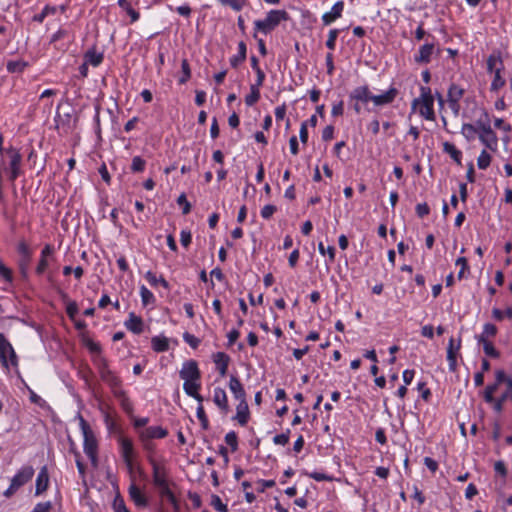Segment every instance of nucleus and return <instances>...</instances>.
Segmentation results:
<instances>
[{
    "label": "nucleus",
    "mask_w": 512,
    "mask_h": 512,
    "mask_svg": "<svg viewBox=\"0 0 512 512\" xmlns=\"http://www.w3.org/2000/svg\"><path fill=\"white\" fill-rule=\"evenodd\" d=\"M338 34H339V30L338 29H332V30L329 31L328 39L326 41V46L330 50H334L335 49L336 39L338 37Z\"/></svg>",
    "instance_id": "61"
},
{
    "label": "nucleus",
    "mask_w": 512,
    "mask_h": 512,
    "mask_svg": "<svg viewBox=\"0 0 512 512\" xmlns=\"http://www.w3.org/2000/svg\"><path fill=\"white\" fill-rule=\"evenodd\" d=\"M508 399L512 400V380L507 381V390L498 398L495 399L493 408L497 413L503 410V404Z\"/></svg>",
    "instance_id": "29"
},
{
    "label": "nucleus",
    "mask_w": 512,
    "mask_h": 512,
    "mask_svg": "<svg viewBox=\"0 0 512 512\" xmlns=\"http://www.w3.org/2000/svg\"><path fill=\"white\" fill-rule=\"evenodd\" d=\"M118 5L123 10L127 12V14L131 17V22L134 23L139 20L140 14L135 9L132 8L131 4L128 0H118Z\"/></svg>",
    "instance_id": "43"
},
{
    "label": "nucleus",
    "mask_w": 512,
    "mask_h": 512,
    "mask_svg": "<svg viewBox=\"0 0 512 512\" xmlns=\"http://www.w3.org/2000/svg\"><path fill=\"white\" fill-rule=\"evenodd\" d=\"M196 416H197L198 420L200 421L202 429L208 430L209 429V420L205 413L202 403H198V407L196 409Z\"/></svg>",
    "instance_id": "45"
},
{
    "label": "nucleus",
    "mask_w": 512,
    "mask_h": 512,
    "mask_svg": "<svg viewBox=\"0 0 512 512\" xmlns=\"http://www.w3.org/2000/svg\"><path fill=\"white\" fill-rule=\"evenodd\" d=\"M461 348V338L455 342L454 338L451 337L449 339L448 347H447V360L449 363V370L451 372H455L457 369V355Z\"/></svg>",
    "instance_id": "14"
},
{
    "label": "nucleus",
    "mask_w": 512,
    "mask_h": 512,
    "mask_svg": "<svg viewBox=\"0 0 512 512\" xmlns=\"http://www.w3.org/2000/svg\"><path fill=\"white\" fill-rule=\"evenodd\" d=\"M501 71H502L501 68H496V70H495L494 79H493V81L491 83V90L492 91L499 90L506 83L505 79L501 76Z\"/></svg>",
    "instance_id": "48"
},
{
    "label": "nucleus",
    "mask_w": 512,
    "mask_h": 512,
    "mask_svg": "<svg viewBox=\"0 0 512 512\" xmlns=\"http://www.w3.org/2000/svg\"><path fill=\"white\" fill-rule=\"evenodd\" d=\"M435 50L433 43H425L420 46L418 52L414 55V61L417 64H428Z\"/></svg>",
    "instance_id": "16"
},
{
    "label": "nucleus",
    "mask_w": 512,
    "mask_h": 512,
    "mask_svg": "<svg viewBox=\"0 0 512 512\" xmlns=\"http://www.w3.org/2000/svg\"><path fill=\"white\" fill-rule=\"evenodd\" d=\"M225 442L228 446H230L232 452L236 451L238 441H237V435L234 431H230L225 435Z\"/></svg>",
    "instance_id": "57"
},
{
    "label": "nucleus",
    "mask_w": 512,
    "mask_h": 512,
    "mask_svg": "<svg viewBox=\"0 0 512 512\" xmlns=\"http://www.w3.org/2000/svg\"><path fill=\"white\" fill-rule=\"evenodd\" d=\"M113 395L120 401V405L124 411L130 412L132 410L130 399L123 389L117 390Z\"/></svg>",
    "instance_id": "41"
},
{
    "label": "nucleus",
    "mask_w": 512,
    "mask_h": 512,
    "mask_svg": "<svg viewBox=\"0 0 512 512\" xmlns=\"http://www.w3.org/2000/svg\"><path fill=\"white\" fill-rule=\"evenodd\" d=\"M34 475L32 466H23L11 479L9 487L3 492L6 498L12 497L22 486L28 483Z\"/></svg>",
    "instance_id": "4"
},
{
    "label": "nucleus",
    "mask_w": 512,
    "mask_h": 512,
    "mask_svg": "<svg viewBox=\"0 0 512 512\" xmlns=\"http://www.w3.org/2000/svg\"><path fill=\"white\" fill-rule=\"evenodd\" d=\"M491 163V156L486 150H482L480 153L478 159H477V165L479 169L485 170L489 167Z\"/></svg>",
    "instance_id": "49"
},
{
    "label": "nucleus",
    "mask_w": 512,
    "mask_h": 512,
    "mask_svg": "<svg viewBox=\"0 0 512 512\" xmlns=\"http://www.w3.org/2000/svg\"><path fill=\"white\" fill-rule=\"evenodd\" d=\"M245 57H246V45L244 42L241 41L238 44V54L231 59V64L233 66H236L237 62L243 61L245 59Z\"/></svg>",
    "instance_id": "53"
},
{
    "label": "nucleus",
    "mask_w": 512,
    "mask_h": 512,
    "mask_svg": "<svg viewBox=\"0 0 512 512\" xmlns=\"http://www.w3.org/2000/svg\"><path fill=\"white\" fill-rule=\"evenodd\" d=\"M55 252L54 247L51 244H46L40 254L39 262L36 266L35 272L37 275H43L49 266L48 258L53 256Z\"/></svg>",
    "instance_id": "15"
},
{
    "label": "nucleus",
    "mask_w": 512,
    "mask_h": 512,
    "mask_svg": "<svg viewBox=\"0 0 512 512\" xmlns=\"http://www.w3.org/2000/svg\"><path fill=\"white\" fill-rule=\"evenodd\" d=\"M350 98L367 103L368 101H372L373 94L370 92L368 86H360L351 92Z\"/></svg>",
    "instance_id": "25"
},
{
    "label": "nucleus",
    "mask_w": 512,
    "mask_h": 512,
    "mask_svg": "<svg viewBox=\"0 0 512 512\" xmlns=\"http://www.w3.org/2000/svg\"><path fill=\"white\" fill-rule=\"evenodd\" d=\"M421 95L420 99H414L412 106L413 108L416 107L419 103L422 104V107L420 108L419 112L420 115L423 116L427 120H434L435 119V112H434V99L431 94V89L429 87L422 86L420 88Z\"/></svg>",
    "instance_id": "5"
},
{
    "label": "nucleus",
    "mask_w": 512,
    "mask_h": 512,
    "mask_svg": "<svg viewBox=\"0 0 512 512\" xmlns=\"http://www.w3.org/2000/svg\"><path fill=\"white\" fill-rule=\"evenodd\" d=\"M103 59V52H98L95 46L87 50L84 54V60L86 61V64H89L93 67H98L103 62Z\"/></svg>",
    "instance_id": "24"
},
{
    "label": "nucleus",
    "mask_w": 512,
    "mask_h": 512,
    "mask_svg": "<svg viewBox=\"0 0 512 512\" xmlns=\"http://www.w3.org/2000/svg\"><path fill=\"white\" fill-rule=\"evenodd\" d=\"M398 94V90L394 87H391L388 91L381 95H373L372 102L376 106H382L386 104H390L394 101Z\"/></svg>",
    "instance_id": "21"
},
{
    "label": "nucleus",
    "mask_w": 512,
    "mask_h": 512,
    "mask_svg": "<svg viewBox=\"0 0 512 512\" xmlns=\"http://www.w3.org/2000/svg\"><path fill=\"white\" fill-rule=\"evenodd\" d=\"M7 154L10 157V163H9V180L15 181L21 174V161L22 156L19 153V151L13 147H10L7 149Z\"/></svg>",
    "instance_id": "11"
},
{
    "label": "nucleus",
    "mask_w": 512,
    "mask_h": 512,
    "mask_svg": "<svg viewBox=\"0 0 512 512\" xmlns=\"http://www.w3.org/2000/svg\"><path fill=\"white\" fill-rule=\"evenodd\" d=\"M130 499L137 507H146L148 505L147 497L142 493L141 489L132 482L128 488Z\"/></svg>",
    "instance_id": "17"
},
{
    "label": "nucleus",
    "mask_w": 512,
    "mask_h": 512,
    "mask_svg": "<svg viewBox=\"0 0 512 512\" xmlns=\"http://www.w3.org/2000/svg\"><path fill=\"white\" fill-rule=\"evenodd\" d=\"M99 410H100V412H101V414L103 416V420H104V423H105V426H106L107 430L110 431V432L115 431L117 429V423L113 419V417L110 415L108 410L106 408H104L103 406H100Z\"/></svg>",
    "instance_id": "40"
},
{
    "label": "nucleus",
    "mask_w": 512,
    "mask_h": 512,
    "mask_svg": "<svg viewBox=\"0 0 512 512\" xmlns=\"http://www.w3.org/2000/svg\"><path fill=\"white\" fill-rule=\"evenodd\" d=\"M49 484V475L47 468L44 466L38 473L35 485V495H41L47 490Z\"/></svg>",
    "instance_id": "23"
},
{
    "label": "nucleus",
    "mask_w": 512,
    "mask_h": 512,
    "mask_svg": "<svg viewBox=\"0 0 512 512\" xmlns=\"http://www.w3.org/2000/svg\"><path fill=\"white\" fill-rule=\"evenodd\" d=\"M28 67V62L24 60H10L6 64L9 73H22Z\"/></svg>",
    "instance_id": "34"
},
{
    "label": "nucleus",
    "mask_w": 512,
    "mask_h": 512,
    "mask_svg": "<svg viewBox=\"0 0 512 512\" xmlns=\"http://www.w3.org/2000/svg\"><path fill=\"white\" fill-rule=\"evenodd\" d=\"M177 204L182 207V213L184 215H187L191 211V204L187 201L184 193L177 198Z\"/></svg>",
    "instance_id": "59"
},
{
    "label": "nucleus",
    "mask_w": 512,
    "mask_h": 512,
    "mask_svg": "<svg viewBox=\"0 0 512 512\" xmlns=\"http://www.w3.org/2000/svg\"><path fill=\"white\" fill-rule=\"evenodd\" d=\"M229 388L236 399H238L239 401L245 400L244 399L245 391L243 389L241 382L238 380L237 377H235V376L230 377Z\"/></svg>",
    "instance_id": "31"
},
{
    "label": "nucleus",
    "mask_w": 512,
    "mask_h": 512,
    "mask_svg": "<svg viewBox=\"0 0 512 512\" xmlns=\"http://www.w3.org/2000/svg\"><path fill=\"white\" fill-rule=\"evenodd\" d=\"M140 297L143 306L154 305L156 302L154 294L145 285L140 286Z\"/></svg>",
    "instance_id": "37"
},
{
    "label": "nucleus",
    "mask_w": 512,
    "mask_h": 512,
    "mask_svg": "<svg viewBox=\"0 0 512 512\" xmlns=\"http://www.w3.org/2000/svg\"><path fill=\"white\" fill-rule=\"evenodd\" d=\"M318 250L322 255L328 254L329 261L332 263L335 260V248L333 246H328L325 248L324 244L320 242L318 244Z\"/></svg>",
    "instance_id": "58"
},
{
    "label": "nucleus",
    "mask_w": 512,
    "mask_h": 512,
    "mask_svg": "<svg viewBox=\"0 0 512 512\" xmlns=\"http://www.w3.org/2000/svg\"><path fill=\"white\" fill-rule=\"evenodd\" d=\"M479 139L488 149L492 151L497 149L498 138L492 129L485 133H479Z\"/></svg>",
    "instance_id": "26"
},
{
    "label": "nucleus",
    "mask_w": 512,
    "mask_h": 512,
    "mask_svg": "<svg viewBox=\"0 0 512 512\" xmlns=\"http://www.w3.org/2000/svg\"><path fill=\"white\" fill-rule=\"evenodd\" d=\"M478 343L483 345V350L485 354L492 358H498L500 356V353L498 350L494 347L493 343L489 340H484L483 337H477Z\"/></svg>",
    "instance_id": "35"
},
{
    "label": "nucleus",
    "mask_w": 512,
    "mask_h": 512,
    "mask_svg": "<svg viewBox=\"0 0 512 512\" xmlns=\"http://www.w3.org/2000/svg\"><path fill=\"white\" fill-rule=\"evenodd\" d=\"M168 435V430L161 426H150L139 432L140 441L163 439Z\"/></svg>",
    "instance_id": "13"
},
{
    "label": "nucleus",
    "mask_w": 512,
    "mask_h": 512,
    "mask_svg": "<svg viewBox=\"0 0 512 512\" xmlns=\"http://www.w3.org/2000/svg\"><path fill=\"white\" fill-rule=\"evenodd\" d=\"M181 72H182V75L179 77L178 83L180 85H183L190 80L191 75H192L190 64L186 58L182 59V61H181Z\"/></svg>",
    "instance_id": "39"
},
{
    "label": "nucleus",
    "mask_w": 512,
    "mask_h": 512,
    "mask_svg": "<svg viewBox=\"0 0 512 512\" xmlns=\"http://www.w3.org/2000/svg\"><path fill=\"white\" fill-rule=\"evenodd\" d=\"M125 327L134 334H141L144 330V324L141 317L131 312L125 321Z\"/></svg>",
    "instance_id": "20"
},
{
    "label": "nucleus",
    "mask_w": 512,
    "mask_h": 512,
    "mask_svg": "<svg viewBox=\"0 0 512 512\" xmlns=\"http://www.w3.org/2000/svg\"><path fill=\"white\" fill-rule=\"evenodd\" d=\"M17 253L19 255L18 268L22 278L27 279L29 267L32 261L33 250L25 240H20L17 244Z\"/></svg>",
    "instance_id": "8"
},
{
    "label": "nucleus",
    "mask_w": 512,
    "mask_h": 512,
    "mask_svg": "<svg viewBox=\"0 0 512 512\" xmlns=\"http://www.w3.org/2000/svg\"><path fill=\"white\" fill-rule=\"evenodd\" d=\"M183 339L193 349H196L201 342L199 338H197L196 336H194L188 332H185L183 334Z\"/></svg>",
    "instance_id": "60"
},
{
    "label": "nucleus",
    "mask_w": 512,
    "mask_h": 512,
    "mask_svg": "<svg viewBox=\"0 0 512 512\" xmlns=\"http://www.w3.org/2000/svg\"><path fill=\"white\" fill-rule=\"evenodd\" d=\"M211 506L219 512H228V507L224 504L218 495L213 494L211 496Z\"/></svg>",
    "instance_id": "51"
},
{
    "label": "nucleus",
    "mask_w": 512,
    "mask_h": 512,
    "mask_svg": "<svg viewBox=\"0 0 512 512\" xmlns=\"http://www.w3.org/2000/svg\"><path fill=\"white\" fill-rule=\"evenodd\" d=\"M344 9V3L343 1L336 2L333 6L330 12L325 13L322 16V21L325 25H328L332 22H334L336 19L341 17L342 12Z\"/></svg>",
    "instance_id": "22"
},
{
    "label": "nucleus",
    "mask_w": 512,
    "mask_h": 512,
    "mask_svg": "<svg viewBox=\"0 0 512 512\" xmlns=\"http://www.w3.org/2000/svg\"><path fill=\"white\" fill-rule=\"evenodd\" d=\"M213 360L221 376H225L228 369L229 357L224 352H217L213 355Z\"/></svg>",
    "instance_id": "27"
},
{
    "label": "nucleus",
    "mask_w": 512,
    "mask_h": 512,
    "mask_svg": "<svg viewBox=\"0 0 512 512\" xmlns=\"http://www.w3.org/2000/svg\"><path fill=\"white\" fill-rule=\"evenodd\" d=\"M498 385L497 384H491V385H488L486 388H485V391H484V400L487 402V403H493L494 404V401H495V398H494V393L496 392V390L498 389Z\"/></svg>",
    "instance_id": "54"
},
{
    "label": "nucleus",
    "mask_w": 512,
    "mask_h": 512,
    "mask_svg": "<svg viewBox=\"0 0 512 512\" xmlns=\"http://www.w3.org/2000/svg\"><path fill=\"white\" fill-rule=\"evenodd\" d=\"M112 508L114 512H118L127 508L124 499L120 495L115 496L112 503Z\"/></svg>",
    "instance_id": "64"
},
{
    "label": "nucleus",
    "mask_w": 512,
    "mask_h": 512,
    "mask_svg": "<svg viewBox=\"0 0 512 512\" xmlns=\"http://www.w3.org/2000/svg\"><path fill=\"white\" fill-rule=\"evenodd\" d=\"M66 313L71 320H74L78 313V306L75 301H68L66 306Z\"/></svg>",
    "instance_id": "63"
},
{
    "label": "nucleus",
    "mask_w": 512,
    "mask_h": 512,
    "mask_svg": "<svg viewBox=\"0 0 512 512\" xmlns=\"http://www.w3.org/2000/svg\"><path fill=\"white\" fill-rule=\"evenodd\" d=\"M443 150L458 164L461 165L462 152L458 150L454 144L450 142L443 143Z\"/></svg>",
    "instance_id": "33"
},
{
    "label": "nucleus",
    "mask_w": 512,
    "mask_h": 512,
    "mask_svg": "<svg viewBox=\"0 0 512 512\" xmlns=\"http://www.w3.org/2000/svg\"><path fill=\"white\" fill-rule=\"evenodd\" d=\"M213 402L224 414H227L229 412L227 394L224 389L220 387L214 388Z\"/></svg>",
    "instance_id": "18"
},
{
    "label": "nucleus",
    "mask_w": 512,
    "mask_h": 512,
    "mask_svg": "<svg viewBox=\"0 0 512 512\" xmlns=\"http://www.w3.org/2000/svg\"><path fill=\"white\" fill-rule=\"evenodd\" d=\"M461 133L468 141H471L475 138V135L478 133V130L476 126H474L473 124L464 123L462 125Z\"/></svg>",
    "instance_id": "47"
},
{
    "label": "nucleus",
    "mask_w": 512,
    "mask_h": 512,
    "mask_svg": "<svg viewBox=\"0 0 512 512\" xmlns=\"http://www.w3.org/2000/svg\"><path fill=\"white\" fill-rule=\"evenodd\" d=\"M290 19L289 14L285 10H270L265 18L258 20V31L268 34L282 22Z\"/></svg>",
    "instance_id": "3"
},
{
    "label": "nucleus",
    "mask_w": 512,
    "mask_h": 512,
    "mask_svg": "<svg viewBox=\"0 0 512 512\" xmlns=\"http://www.w3.org/2000/svg\"><path fill=\"white\" fill-rule=\"evenodd\" d=\"M51 510L52 502L45 501L37 503L31 512H51Z\"/></svg>",
    "instance_id": "62"
},
{
    "label": "nucleus",
    "mask_w": 512,
    "mask_h": 512,
    "mask_svg": "<svg viewBox=\"0 0 512 512\" xmlns=\"http://www.w3.org/2000/svg\"><path fill=\"white\" fill-rule=\"evenodd\" d=\"M496 68L503 70L504 65L500 51H495L487 58V71L489 73H495Z\"/></svg>",
    "instance_id": "28"
},
{
    "label": "nucleus",
    "mask_w": 512,
    "mask_h": 512,
    "mask_svg": "<svg viewBox=\"0 0 512 512\" xmlns=\"http://www.w3.org/2000/svg\"><path fill=\"white\" fill-rule=\"evenodd\" d=\"M179 376L184 382L201 379V373L195 360L185 361L179 371Z\"/></svg>",
    "instance_id": "12"
},
{
    "label": "nucleus",
    "mask_w": 512,
    "mask_h": 512,
    "mask_svg": "<svg viewBox=\"0 0 512 512\" xmlns=\"http://www.w3.org/2000/svg\"><path fill=\"white\" fill-rule=\"evenodd\" d=\"M145 279L149 282V284L153 287L158 284L162 285L165 289H169V283L162 277H157L155 273L152 271H147L145 274Z\"/></svg>",
    "instance_id": "38"
},
{
    "label": "nucleus",
    "mask_w": 512,
    "mask_h": 512,
    "mask_svg": "<svg viewBox=\"0 0 512 512\" xmlns=\"http://www.w3.org/2000/svg\"><path fill=\"white\" fill-rule=\"evenodd\" d=\"M61 105H58L57 112L54 118L56 129L61 131L64 134L70 133L77 122V118L73 116V109L70 108L69 111L64 113H60L59 110Z\"/></svg>",
    "instance_id": "9"
},
{
    "label": "nucleus",
    "mask_w": 512,
    "mask_h": 512,
    "mask_svg": "<svg viewBox=\"0 0 512 512\" xmlns=\"http://www.w3.org/2000/svg\"><path fill=\"white\" fill-rule=\"evenodd\" d=\"M147 460L152 468V482L155 488L171 482L169 479V470L164 461L159 462L151 455L147 456Z\"/></svg>",
    "instance_id": "7"
},
{
    "label": "nucleus",
    "mask_w": 512,
    "mask_h": 512,
    "mask_svg": "<svg viewBox=\"0 0 512 512\" xmlns=\"http://www.w3.org/2000/svg\"><path fill=\"white\" fill-rule=\"evenodd\" d=\"M93 363L96 366L98 374L103 382H105L112 393L122 389V380L110 369L108 360L103 356L93 357Z\"/></svg>",
    "instance_id": "1"
},
{
    "label": "nucleus",
    "mask_w": 512,
    "mask_h": 512,
    "mask_svg": "<svg viewBox=\"0 0 512 512\" xmlns=\"http://www.w3.org/2000/svg\"><path fill=\"white\" fill-rule=\"evenodd\" d=\"M57 11L58 8L56 6L46 5L40 13L33 16V21L42 23L47 16L54 15Z\"/></svg>",
    "instance_id": "42"
},
{
    "label": "nucleus",
    "mask_w": 512,
    "mask_h": 512,
    "mask_svg": "<svg viewBox=\"0 0 512 512\" xmlns=\"http://www.w3.org/2000/svg\"><path fill=\"white\" fill-rule=\"evenodd\" d=\"M171 482L156 488L161 498L167 499L175 508H178V500L171 490Z\"/></svg>",
    "instance_id": "30"
},
{
    "label": "nucleus",
    "mask_w": 512,
    "mask_h": 512,
    "mask_svg": "<svg viewBox=\"0 0 512 512\" xmlns=\"http://www.w3.org/2000/svg\"><path fill=\"white\" fill-rule=\"evenodd\" d=\"M146 166V161L140 156H134L131 163V171L134 173L143 172Z\"/></svg>",
    "instance_id": "50"
},
{
    "label": "nucleus",
    "mask_w": 512,
    "mask_h": 512,
    "mask_svg": "<svg viewBox=\"0 0 512 512\" xmlns=\"http://www.w3.org/2000/svg\"><path fill=\"white\" fill-rule=\"evenodd\" d=\"M248 405L245 400H241L239 404L237 405V413H236V419L238 420L239 424L245 425L248 421Z\"/></svg>",
    "instance_id": "32"
},
{
    "label": "nucleus",
    "mask_w": 512,
    "mask_h": 512,
    "mask_svg": "<svg viewBox=\"0 0 512 512\" xmlns=\"http://www.w3.org/2000/svg\"><path fill=\"white\" fill-rule=\"evenodd\" d=\"M74 455H75V462H76V466H77V470H78V473L80 475V477L82 478L83 482H85V477H86V466L85 464L82 462L81 460V455L78 451H75L74 452Z\"/></svg>",
    "instance_id": "55"
},
{
    "label": "nucleus",
    "mask_w": 512,
    "mask_h": 512,
    "mask_svg": "<svg viewBox=\"0 0 512 512\" xmlns=\"http://www.w3.org/2000/svg\"><path fill=\"white\" fill-rule=\"evenodd\" d=\"M120 444V452L122 459L130 473L133 471L134 467V446L131 439L126 437L119 438Z\"/></svg>",
    "instance_id": "10"
},
{
    "label": "nucleus",
    "mask_w": 512,
    "mask_h": 512,
    "mask_svg": "<svg viewBox=\"0 0 512 512\" xmlns=\"http://www.w3.org/2000/svg\"><path fill=\"white\" fill-rule=\"evenodd\" d=\"M464 95V89L456 84H451L448 89V101L459 102Z\"/></svg>",
    "instance_id": "44"
},
{
    "label": "nucleus",
    "mask_w": 512,
    "mask_h": 512,
    "mask_svg": "<svg viewBox=\"0 0 512 512\" xmlns=\"http://www.w3.org/2000/svg\"><path fill=\"white\" fill-rule=\"evenodd\" d=\"M152 348L156 352H165L169 349V341L166 337L155 336L151 340Z\"/></svg>",
    "instance_id": "36"
},
{
    "label": "nucleus",
    "mask_w": 512,
    "mask_h": 512,
    "mask_svg": "<svg viewBox=\"0 0 512 512\" xmlns=\"http://www.w3.org/2000/svg\"><path fill=\"white\" fill-rule=\"evenodd\" d=\"M492 315L497 321L503 320L504 317L512 318V308H507L505 311H502L498 308H494L492 310Z\"/></svg>",
    "instance_id": "56"
},
{
    "label": "nucleus",
    "mask_w": 512,
    "mask_h": 512,
    "mask_svg": "<svg viewBox=\"0 0 512 512\" xmlns=\"http://www.w3.org/2000/svg\"><path fill=\"white\" fill-rule=\"evenodd\" d=\"M201 388L200 380L195 381H186L183 383V390L185 393L194 398L198 403L203 402V397L199 394V390Z\"/></svg>",
    "instance_id": "19"
},
{
    "label": "nucleus",
    "mask_w": 512,
    "mask_h": 512,
    "mask_svg": "<svg viewBox=\"0 0 512 512\" xmlns=\"http://www.w3.org/2000/svg\"><path fill=\"white\" fill-rule=\"evenodd\" d=\"M474 126H476L479 133H485L492 129L489 115L485 112L484 118H480L479 120H477Z\"/></svg>",
    "instance_id": "46"
},
{
    "label": "nucleus",
    "mask_w": 512,
    "mask_h": 512,
    "mask_svg": "<svg viewBox=\"0 0 512 512\" xmlns=\"http://www.w3.org/2000/svg\"><path fill=\"white\" fill-rule=\"evenodd\" d=\"M0 363L7 370L10 367H18L16 352L3 333H0Z\"/></svg>",
    "instance_id": "6"
},
{
    "label": "nucleus",
    "mask_w": 512,
    "mask_h": 512,
    "mask_svg": "<svg viewBox=\"0 0 512 512\" xmlns=\"http://www.w3.org/2000/svg\"><path fill=\"white\" fill-rule=\"evenodd\" d=\"M79 425L83 435V450L91 463L96 466L98 462V441L87 421L79 415Z\"/></svg>",
    "instance_id": "2"
},
{
    "label": "nucleus",
    "mask_w": 512,
    "mask_h": 512,
    "mask_svg": "<svg viewBox=\"0 0 512 512\" xmlns=\"http://www.w3.org/2000/svg\"><path fill=\"white\" fill-rule=\"evenodd\" d=\"M497 334V327L494 324L486 323L483 327V332L478 337H483L484 340H488L490 337H494Z\"/></svg>",
    "instance_id": "52"
}]
</instances>
